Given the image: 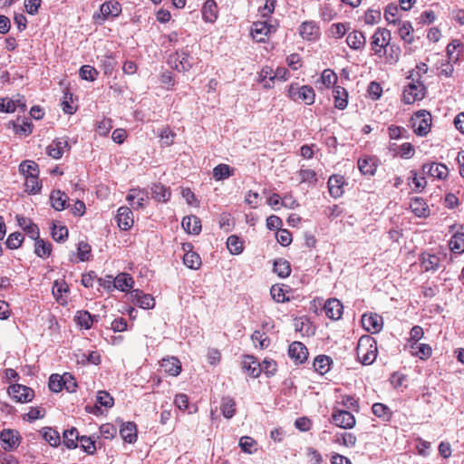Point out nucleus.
<instances>
[{"label":"nucleus","instance_id":"nucleus-1","mask_svg":"<svg viewBox=\"0 0 464 464\" xmlns=\"http://www.w3.org/2000/svg\"><path fill=\"white\" fill-rule=\"evenodd\" d=\"M356 354L363 365H371L377 357V343L371 335H362L357 343Z\"/></svg>","mask_w":464,"mask_h":464},{"label":"nucleus","instance_id":"nucleus-2","mask_svg":"<svg viewBox=\"0 0 464 464\" xmlns=\"http://www.w3.org/2000/svg\"><path fill=\"white\" fill-rule=\"evenodd\" d=\"M405 0H400V6L395 4H390L387 5L384 13V16L389 24H398L399 34L401 39L406 38V24L401 21L402 12L406 10L403 5Z\"/></svg>","mask_w":464,"mask_h":464},{"label":"nucleus","instance_id":"nucleus-3","mask_svg":"<svg viewBox=\"0 0 464 464\" xmlns=\"http://www.w3.org/2000/svg\"><path fill=\"white\" fill-rule=\"evenodd\" d=\"M278 27L276 19L269 18L264 21L254 22L251 26V35L258 43L266 42L268 35L275 33Z\"/></svg>","mask_w":464,"mask_h":464},{"label":"nucleus","instance_id":"nucleus-4","mask_svg":"<svg viewBox=\"0 0 464 464\" xmlns=\"http://www.w3.org/2000/svg\"><path fill=\"white\" fill-rule=\"evenodd\" d=\"M411 126L416 135L426 136L431 128V114L426 110L414 112L411 117Z\"/></svg>","mask_w":464,"mask_h":464},{"label":"nucleus","instance_id":"nucleus-5","mask_svg":"<svg viewBox=\"0 0 464 464\" xmlns=\"http://www.w3.org/2000/svg\"><path fill=\"white\" fill-rule=\"evenodd\" d=\"M168 63L179 72H188L194 64V58L188 48H185L170 54L168 59Z\"/></svg>","mask_w":464,"mask_h":464},{"label":"nucleus","instance_id":"nucleus-6","mask_svg":"<svg viewBox=\"0 0 464 464\" xmlns=\"http://www.w3.org/2000/svg\"><path fill=\"white\" fill-rule=\"evenodd\" d=\"M391 33L385 28H377L372 36L371 47L375 54L382 56L387 53L390 46Z\"/></svg>","mask_w":464,"mask_h":464},{"label":"nucleus","instance_id":"nucleus-7","mask_svg":"<svg viewBox=\"0 0 464 464\" xmlns=\"http://www.w3.org/2000/svg\"><path fill=\"white\" fill-rule=\"evenodd\" d=\"M409 79H411V82H408V104L420 101L425 96V86L419 79H415L414 70L410 72Z\"/></svg>","mask_w":464,"mask_h":464},{"label":"nucleus","instance_id":"nucleus-8","mask_svg":"<svg viewBox=\"0 0 464 464\" xmlns=\"http://www.w3.org/2000/svg\"><path fill=\"white\" fill-rule=\"evenodd\" d=\"M9 395L17 402H29L34 396V391L22 384H13L8 388Z\"/></svg>","mask_w":464,"mask_h":464},{"label":"nucleus","instance_id":"nucleus-9","mask_svg":"<svg viewBox=\"0 0 464 464\" xmlns=\"http://www.w3.org/2000/svg\"><path fill=\"white\" fill-rule=\"evenodd\" d=\"M333 422L343 429H352L355 425L354 416L348 411L337 410L332 414Z\"/></svg>","mask_w":464,"mask_h":464},{"label":"nucleus","instance_id":"nucleus-10","mask_svg":"<svg viewBox=\"0 0 464 464\" xmlns=\"http://www.w3.org/2000/svg\"><path fill=\"white\" fill-rule=\"evenodd\" d=\"M362 324L367 332L377 334L382 329V317L377 314H364L362 316Z\"/></svg>","mask_w":464,"mask_h":464},{"label":"nucleus","instance_id":"nucleus-11","mask_svg":"<svg viewBox=\"0 0 464 464\" xmlns=\"http://www.w3.org/2000/svg\"><path fill=\"white\" fill-rule=\"evenodd\" d=\"M130 296L131 302L136 305L140 306V308L150 309L153 308L155 305L154 298L150 295L144 294L142 291L139 289L131 291Z\"/></svg>","mask_w":464,"mask_h":464},{"label":"nucleus","instance_id":"nucleus-12","mask_svg":"<svg viewBox=\"0 0 464 464\" xmlns=\"http://www.w3.org/2000/svg\"><path fill=\"white\" fill-rule=\"evenodd\" d=\"M288 355L295 363H303L307 360L308 351L302 343L294 342L289 345Z\"/></svg>","mask_w":464,"mask_h":464},{"label":"nucleus","instance_id":"nucleus-13","mask_svg":"<svg viewBox=\"0 0 464 464\" xmlns=\"http://www.w3.org/2000/svg\"><path fill=\"white\" fill-rule=\"evenodd\" d=\"M299 34L304 40L314 41L319 38L320 28L313 21H306L302 23L299 27Z\"/></svg>","mask_w":464,"mask_h":464},{"label":"nucleus","instance_id":"nucleus-14","mask_svg":"<svg viewBox=\"0 0 464 464\" xmlns=\"http://www.w3.org/2000/svg\"><path fill=\"white\" fill-rule=\"evenodd\" d=\"M324 310L328 318L339 320L343 314V306L338 299L331 298L326 301Z\"/></svg>","mask_w":464,"mask_h":464},{"label":"nucleus","instance_id":"nucleus-15","mask_svg":"<svg viewBox=\"0 0 464 464\" xmlns=\"http://www.w3.org/2000/svg\"><path fill=\"white\" fill-rule=\"evenodd\" d=\"M3 448L5 450H13L19 445V434L13 430H4L0 433Z\"/></svg>","mask_w":464,"mask_h":464},{"label":"nucleus","instance_id":"nucleus-16","mask_svg":"<svg viewBox=\"0 0 464 464\" xmlns=\"http://www.w3.org/2000/svg\"><path fill=\"white\" fill-rule=\"evenodd\" d=\"M116 218L121 230H129L133 226L132 211L128 207H121Z\"/></svg>","mask_w":464,"mask_h":464},{"label":"nucleus","instance_id":"nucleus-17","mask_svg":"<svg viewBox=\"0 0 464 464\" xmlns=\"http://www.w3.org/2000/svg\"><path fill=\"white\" fill-rule=\"evenodd\" d=\"M148 199V193L145 190L133 188L130 189L127 200L130 202L133 208H143L144 202Z\"/></svg>","mask_w":464,"mask_h":464},{"label":"nucleus","instance_id":"nucleus-18","mask_svg":"<svg viewBox=\"0 0 464 464\" xmlns=\"http://www.w3.org/2000/svg\"><path fill=\"white\" fill-rule=\"evenodd\" d=\"M420 261L421 267L427 272H434L438 270L440 266V256L434 254L423 253L420 257Z\"/></svg>","mask_w":464,"mask_h":464},{"label":"nucleus","instance_id":"nucleus-19","mask_svg":"<svg viewBox=\"0 0 464 464\" xmlns=\"http://www.w3.org/2000/svg\"><path fill=\"white\" fill-rule=\"evenodd\" d=\"M160 366L171 376H178L181 372V362L174 356L163 358Z\"/></svg>","mask_w":464,"mask_h":464},{"label":"nucleus","instance_id":"nucleus-20","mask_svg":"<svg viewBox=\"0 0 464 464\" xmlns=\"http://www.w3.org/2000/svg\"><path fill=\"white\" fill-rule=\"evenodd\" d=\"M346 43L351 49L362 50L365 46L366 38L362 32L353 30L348 34Z\"/></svg>","mask_w":464,"mask_h":464},{"label":"nucleus","instance_id":"nucleus-21","mask_svg":"<svg viewBox=\"0 0 464 464\" xmlns=\"http://www.w3.org/2000/svg\"><path fill=\"white\" fill-rule=\"evenodd\" d=\"M423 170L428 172L431 177L439 179H445L449 175V169L445 164L430 163L423 165Z\"/></svg>","mask_w":464,"mask_h":464},{"label":"nucleus","instance_id":"nucleus-22","mask_svg":"<svg viewBox=\"0 0 464 464\" xmlns=\"http://www.w3.org/2000/svg\"><path fill=\"white\" fill-rule=\"evenodd\" d=\"M358 168L362 174L372 176L377 169V160L370 156L360 158L358 160Z\"/></svg>","mask_w":464,"mask_h":464},{"label":"nucleus","instance_id":"nucleus-23","mask_svg":"<svg viewBox=\"0 0 464 464\" xmlns=\"http://www.w3.org/2000/svg\"><path fill=\"white\" fill-rule=\"evenodd\" d=\"M67 146L68 141L65 139H56L47 147L46 152L53 159L58 160L63 156Z\"/></svg>","mask_w":464,"mask_h":464},{"label":"nucleus","instance_id":"nucleus-24","mask_svg":"<svg viewBox=\"0 0 464 464\" xmlns=\"http://www.w3.org/2000/svg\"><path fill=\"white\" fill-rule=\"evenodd\" d=\"M68 196L59 189L53 190L50 195L51 205L57 211H62L65 209L68 206Z\"/></svg>","mask_w":464,"mask_h":464},{"label":"nucleus","instance_id":"nucleus-25","mask_svg":"<svg viewBox=\"0 0 464 464\" xmlns=\"http://www.w3.org/2000/svg\"><path fill=\"white\" fill-rule=\"evenodd\" d=\"M411 212L418 218H425L429 216L430 210L425 201L419 198L414 197L411 198L409 204Z\"/></svg>","mask_w":464,"mask_h":464},{"label":"nucleus","instance_id":"nucleus-26","mask_svg":"<svg viewBox=\"0 0 464 464\" xmlns=\"http://www.w3.org/2000/svg\"><path fill=\"white\" fill-rule=\"evenodd\" d=\"M411 355L426 360L431 355V347L429 344L413 342L408 345Z\"/></svg>","mask_w":464,"mask_h":464},{"label":"nucleus","instance_id":"nucleus-27","mask_svg":"<svg viewBox=\"0 0 464 464\" xmlns=\"http://www.w3.org/2000/svg\"><path fill=\"white\" fill-rule=\"evenodd\" d=\"M98 315H92L88 311L81 310L75 314L74 320L78 325L88 330L94 322L98 321Z\"/></svg>","mask_w":464,"mask_h":464},{"label":"nucleus","instance_id":"nucleus-28","mask_svg":"<svg viewBox=\"0 0 464 464\" xmlns=\"http://www.w3.org/2000/svg\"><path fill=\"white\" fill-rule=\"evenodd\" d=\"M343 177L340 175H333L328 179L329 193L332 197L337 198L343 193Z\"/></svg>","mask_w":464,"mask_h":464},{"label":"nucleus","instance_id":"nucleus-29","mask_svg":"<svg viewBox=\"0 0 464 464\" xmlns=\"http://www.w3.org/2000/svg\"><path fill=\"white\" fill-rule=\"evenodd\" d=\"M120 434L125 442L134 443L138 437L136 424L134 422L123 423L120 429Z\"/></svg>","mask_w":464,"mask_h":464},{"label":"nucleus","instance_id":"nucleus-30","mask_svg":"<svg viewBox=\"0 0 464 464\" xmlns=\"http://www.w3.org/2000/svg\"><path fill=\"white\" fill-rule=\"evenodd\" d=\"M182 227L188 234L198 235L201 231L200 219L196 216L185 217L182 220Z\"/></svg>","mask_w":464,"mask_h":464},{"label":"nucleus","instance_id":"nucleus-31","mask_svg":"<svg viewBox=\"0 0 464 464\" xmlns=\"http://www.w3.org/2000/svg\"><path fill=\"white\" fill-rule=\"evenodd\" d=\"M243 367L253 378L258 377L262 372L261 364L258 362H256L254 356L251 355L245 356L243 360Z\"/></svg>","mask_w":464,"mask_h":464},{"label":"nucleus","instance_id":"nucleus-32","mask_svg":"<svg viewBox=\"0 0 464 464\" xmlns=\"http://www.w3.org/2000/svg\"><path fill=\"white\" fill-rule=\"evenodd\" d=\"M100 11L103 16L104 19L108 18L109 16H118L121 12V6L119 2L117 1H109L103 3L101 7Z\"/></svg>","mask_w":464,"mask_h":464},{"label":"nucleus","instance_id":"nucleus-33","mask_svg":"<svg viewBox=\"0 0 464 464\" xmlns=\"http://www.w3.org/2000/svg\"><path fill=\"white\" fill-rule=\"evenodd\" d=\"M333 96L334 99V106L339 110H343L348 104V93L343 87L335 86L333 90Z\"/></svg>","mask_w":464,"mask_h":464},{"label":"nucleus","instance_id":"nucleus-34","mask_svg":"<svg viewBox=\"0 0 464 464\" xmlns=\"http://www.w3.org/2000/svg\"><path fill=\"white\" fill-rule=\"evenodd\" d=\"M203 19L213 23L218 17V5L214 0H207L202 8Z\"/></svg>","mask_w":464,"mask_h":464},{"label":"nucleus","instance_id":"nucleus-35","mask_svg":"<svg viewBox=\"0 0 464 464\" xmlns=\"http://www.w3.org/2000/svg\"><path fill=\"white\" fill-rule=\"evenodd\" d=\"M113 284L115 288L124 292L128 291L133 286L134 280L130 275L127 273H121L114 278Z\"/></svg>","mask_w":464,"mask_h":464},{"label":"nucleus","instance_id":"nucleus-36","mask_svg":"<svg viewBox=\"0 0 464 464\" xmlns=\"http://www.w3.org/2000/svg\"><path fill=\"white\" fill-rule=\"evenodd\" d=\"M80 437L81 436H79V432L76 428L66 430L63 434V444L68 449H76L78 447Z\"/></svg>","mask_w":464,"mask_h":464},{"label":"nucleus","instance_id":"nucleus-37","mask_svg":"<svg viewBox=\"0 0 464 464\" xmlns=\"http://www.w3.org/2000/svg\"><path fill=\"white\" fill-rule=\"evenodd\" d=\"M152 198L159 202H167L170 198V191L164 185L153 184L151 187Z\"/></svg>","mask_w":464,"mask_h":464},{"label":"nucleus","instance_id":"nucleus-38","mask_svg":"<svg viewBox=\"0 0 464 464\" xmlns=\"http://www.w3.org/2000/svg\"><path fill=\"white\" fill-rule=\"evenodd\" d=\"M220 411L227 419H231L236 413V401L231 397H223L220 404Z\"/></svg>","mask_w":464,"mask_h":464},{"label":"nucleus","instance_id":"nucleus-39","mask_svg":"<svg viewBox=\"0 0 464 464\" xmlns=\"http://www.w3.org/2000/svg\"><path fill=\"white\" fill-rule=\"evenodd\" d=\"M235 169L227 164H218L213 169V178L216 180L227 179L233 176Z\"/></svg>","mask_w":464,"mask_h":464},{"label":"nucleus","instance_id":"nucleus-40","mask_svg":"<svg viewBox=\"0 0 464 464\" xmlns=\"http://www.w3.org/2000/svg\"><path fill=\"white\" fill-rule=\"evenodd\" d=\"M388 151L392 157L404 158L406 155V141L390 140Z\"/></svg>","mask_w":464,"mask_h":464},{"label":"nucleus","instance_id":"nucleus-41","mask_svg":"<svg viewBox=\"0 0 464 464\" xmlns=\"http://www.w3.org/2000/svg\"><path fill=\"white\" fill-rule=\"evenodd\" d=\"M183 263L187 267L198 270L201 266V258L198 253L188 251L183 256Z\"/></svg>","mask_w":464,"mask_h":464},{"label":"nucleus","instance_id":"nucleus-42","mask_svg":"<svg viewBox=\"0 0 464 464\" xmlns=\"http://www.w3.org/2000/svg\"><path fill=\"white\" fill-rule=\"evenodd\" d=\"M274 272L280 277L285 278L291 273L290 263L283 258H279L274 262Z\"/></svg>","mask_w":464,"mask_h":464},{"label":"nucleus","instance_id":"nucleus-43","mask_svg":"<svg viewBox=\"0 0 464 464\" xmlns=\"http://www.w3.org/2000/svg\"><path fill=\"white\" fill-rule=\"evenodd\" d=\"M227 247L232 255H239L244 249L243 242L236 235H231L227 237Z\"/></svg>","mask_w":464,"mask_h":464},{"label":"nucleus","instance_id":"nucleus-44","mask_svg":"<svg viewBox=\"0 0 464 464\" xmlns=\"http://www.w3.org/2000/svg\"><path fill=\"white\" fill-rule=\"evenodd\" d=\"M19 171L24 176V178L38 176V165L32 160H24L19 165Z\"/></svg>","mask_w":464,"mask_h":464},{"label":"nucleus","instance_id":"nucleus-45","mask_svg":"<svg viewBox=\"0 0 464 464\" xmlns=\"http://www.w3.org/2000/svg\"><path fill=\"white\" fill-rule=\"evenodd\" d=\"M334 441L340 445H343L345 447L351 448L355 446L357 439L355 435L350 432H342L337 433L334 437Z\"/></svg>","mask_w":464,"mask_h":464},{"label":"nucleus","instance_id":"nucleus-46","mask_svg":"<svg viewBox=\"0 0 464 464\" xmlns=\"http://www.w3.org/2000/svg\"><path fill=\"white\" fill-rule=\"evenodd\" d=\"M372 413L384 421L391 419L392 411L388 406L383 403H374L372 407Z\"/></svg>","mask_w":464,"mask_h":464},{"label":"nucleus","instance_id":"nucleus-47","mask_svg":"<svg viewBox=\"0 0 464 464\" xmlns=\"http://www.w3.org/2000/svg\"><path fill=\"white\" fill-rule=\"evenodd\" d=\"M298 100L303 101L307 105L313 104L315 100L314 89L309 85L301 86Z\"/></svg>","mask_w":464,"mask_h":464},{"label":"nucleus","instance_id":"nucleus-48","mask_svg":"<svg viewBox=\"0 0 464 464\" xmlns=\"http://www.w3.org/2000/svg\"><path fill=\"white\" fill-rule=\"evenodd\" d=\"M450 247L454 253L464 252V233H455L450 240Z\"/></svg>","mask_w":464,"mask_h":464},{"label":"nucleus","instance_id":"nucleus-49","mask_svg":"<svg viewBox=\"0 0 464 464\" xmlns=\"http://www.w3.org/2000/svg\"><path fill=\"white\" fill-rule=\"evenodd\" d=\"M314 368L320 374L326 373L330 369V358L326 355H319L314 361Z\"/></svg>","mask_w":464,"mask_h":464},{"label":"nucleus","instance_id":"nucleus-50","mask_svg":"<svg viewBox=\"0 0 464 464\" xmlns=\"http://www.w3.org/2000/svg\"><path fill=\"white\" fill-rule=\"evenodd\" d=\"M52 251L51 244L44 242L43 239L39 238L35 241L34 244V253L39 257H47L50 256Z\"/></svg>","mask_w":464,"mask_h":464},{"label":"nucleus","instance_id":"nucleus-51","mask_svg":"<svg viewBox=\"0 0 464 464\" xmlns=\"http://www.w3.org/2000/svg\"><path fill=\"white\" fill-rule=\"evenodd\" d=\"M79 74L82 80L93 82L97 79L99 72L91 65H82L80 68Z\"/></svg>","mask_w":464,"mask_h":464},{"label":"nucleus","instance_id":"nucleus-52","mask_svg":"<svg viewBox=\"0 0 464 464\" xmlns=\"http://www.w3.org/2000/svg\"><path fill=\"white\" fill-rule=\"evenodd\" d=\"M25 190L30 194H36L41 190L42 184L38 179V176H32L25 178Z\"/></svg>","mask_w":464,"mask_h":464},{"label":"nucleus","instance_id":"nucleus-53","mask_svg":"<svg viewBox=\"0 0 464 464\" xmlns=\"http://www.w3.org/2000/svg\"><path fill=\"white\" fill-rule=\"evenodd\" d=\"M337 79V75L333 70L325 69L321 74L320 81L326 88H330L336 83Z\"/></svg>","mask_w":464,"mask_h":464},{"label":"nucleus","instance_id":"nucleus-54","mask_svg":"<svg viewBox=\"0 0 464 464\" xmlns=\"http://www.w3.org/2000/svg\"><path fill=\"white\" fill-rule=\"evenodd\" d=\"M43 437L51 446H58L61 442L59 433L52 428H45L43 432Z\"/></svg>","mask_w":464,"mask_h":464},{"label":"nucleus","instance_id":"nucleus-55","mask_svg":"<svg viewBox=\"0 0 464 464\" xmlns=\"http://www.w3.org/2000/svg\"><path fill=\"white\" fill-rule=\"evenodd\" d=\"M82 450L89 455L94 454L96 451L95 440L87 436H81L79 439Z\"/></svg>","mask_w":464,"mask_h":464},{"label":"nucleus","instance_id":"nucleus-56","mask_svg":"<svg viewBox=\"0 0 464 464\" xmlns=\"http://www.w3.org/2000/svg\"><path fill=\"white\" fill-rule=\"evenodd\" d=\"M23 241V234L20 232H14L8 236L5 245L10 249H17L22 245Z\"/></svg>","mask_w":464,"mask_h":464},{"label":"nucleus","instance_id":"nucleus-57","mask_svg":"<svg viewBox=\"0 0 464 464\" xmlns=\"http://www.w3.org/2000/svg\"><path fill=\"white\" fill-rule=\"evenodd\" d=\"M300 182L315 184L317 181V175L314 170L310 169H301L298 172Z\"/></svg>","mask_w":464,"mask_h":464},{"label":"nucleus","instance_id":"nucleus-58","mask_svg":"<svg viewBox=\"0 0 464 464\" xmlns=\"http://www.w3.org/2000/svg\"><path fill=\"white\" fill-rule=\"evenodd\" d=\"M14 129L15 133L28 136L32 133L33 125L32 122L28 120H23L21 123L18 120L17 122L14 123Z\"/></svg>","mask_w":464,"mask_h":464},{"label":"nucleus","instance_id":"nucleus-59","mask_svg":"<svg viewBox=\"0 0 464 464\" xmlns=\"http://www.w3.org/2000/svg\"><path fill=\"white\" fill-rule=\"evenodd\" d=\"M241 450L246 453H253L256 450V442L254 439L248 436H243L239 440Z\"/></svg>","mask_w":464,"mask_h":464},{"label":"nucleus","instance_id":"nucleus-60","mask_svg":"<svg viewBox=\"0 0 464 464\" xmlns=\"http://www.w3.org/2000/svg\"><path fill=\"white\" fill-rule=\"evenodd\" d=\"M276 3V0H266L264 5L258 9L262 18H265V20L272 18L271 14L275 11Z\"/></svg>","mask_w":464,"mask_h":464},{"label":"nucleus","instance_id":"nucleus-61","mask_svg":"<svg viewBox=\"0 0 464 464\" xmlns=\"http://www.w3.org/2000/svg\"><path fill=\"white\" fill-rule=\"evenodd\" d=\"M68 237V229L64 226L57 227L54 223H53L52 227V237L57 241L62 242Z\"/></svg>","mask_w":464,"mask_h":464},{"label":"nucleus","instance_id":"nucleus-62","mask_svg":"<svg viewBox=\"0 0 464 464\" xmlns=\"http://www.w3.org/2000/svg\"><path fill=\"white\" fill-rule=\"evenodd\" d=\"M49 389L53 392H59L63 389V375L52 374L49 378Z\"/></svg>","mask_w":464,"mask_h":464},{"label":"nucleus","instance_id":"nucleus-63","mask_svg":"<svg viewBox=\"0 0 464 464\" xmlns=\"http://www.w3.org/2000/svg\"><path fill=\"white\" fill-rule=\"evenodd\" d=\"M367 92L372 100L376 101L382 96V88L379 82H372L368 85Z\"/></svg>","mask_w":464,"mask_h":464},{"label":"nucleus","instance_id":"nucleus-64","mask_svg":"<svg viewBox=\"0 0 464 464\" xmlns=\"http://www.w3.org/2000/svg\"><path fill=\"white\" fill-rule=\"evenodd\" d=\"M387 130L390 140H403L404 129L402 127L392 124Z\"/></svg>","mask_w":464,"mask_h":464}]
</instances>
